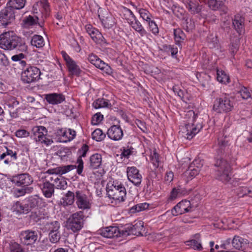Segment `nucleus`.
Listing matches in <instances>:
<instances>
[{
    "label": "nucleus",
    "instance_id": "obj_2",
    "mask_svg": "<svg viewBox=\"0 0 252 252\" xmlns=\"http://www.w3.org/2000/svg\"><path fill=\"white\" fill-rule=\"evenodd\" d=\"M187 124L183 127V136L188 139H191L202 128V125L197 121V115L192 110L188 111L186 114Z\"/></svg>",
    "mask_w": 252,
    "mask_h": 252
},
{
    "label": "nucleus",
    "instance_id": "obj_51",
    "mask_svg": "<svg viewBox=\"0 0 252 252\" xmlns=\"http://www.w3.org/2000/svg\"><path fill=\"white\" fill-rule=\"evenodd\" d=\"M239 94L244 99H247L249 98H251L252 99V96L250 92L248 89L245 87L241 88L240 91L239 92Z\"/></svg>",
    "mask_w": 252,
    "mask_h": 252
},
{
    "label": "nucleus",
    "instance_id": "obj_27",
    "mask_svg": "<svg viewBox=\"0 0 252 252\" xmlns=\"http://www.w3.org/2000/svg\"><path fill=\"white\" fill-rule=\"evenodd\" d=\"M40 188L43 194L47 198L51 197L54 193V185L50 183L49 180L43 181Z\"/></svg>",
    "mask_w": 252,
    "mask_h": 252
},
{
    "label": "nucleus",
    "instance_id": "obj_37",
    "mask_svg": "<svg viewBox=\"0 0 252 252\" xmlns=\"http://www.w3.org/2000/svg\"><path fill=\"white\" fill-rule=\"evenodd\" d=\"M195 238L197 240L192 239L186 242L187 245L190 246L191 248L195 250H201L202 249L200 241L199 240V235L196 234Z\"/></svg>",
    "mask_w": 252,
    "mask_h": 252
},
{
    "label": "nucleus",
    "instance_id": "obj_58",
    "mask_svg": "<svg viewBox=\"0 0 252 252\" xmlns=\"http://www.w3.org/2000/svg\"><path fill=\"white\" fill-rule=\"evenodd\" d=\"M200 170L193 167L191 166H189L188 170L187 171V173L191 177H195L196 175H198L199 173Z\"/></svg>",
    "mask_w": 252,
    "mask_h": 252
},
{
    "label": "nucleus",
    "instance_id": "obj_21",
    "mask_svg": "<svg viewBox=\"0 0 252 252\" xmlns=\"http://www.w3.org/2000/svg\"><path fill=\"white\" fill-rule=\"evenodd\" d=\"M89 150V147L88 145L84 144L82 146L81 148L79 150L78 153H79V157L77 160V173L78 175L83 176L82 174L83 170L84 168V163L82 158H84L86 156V154Z\"/></svg>",
    "mask_w": 252,
    "mask_h": 252
},
{
    "label": "nucleus",
    "instance_id": "obj_54",
    "mask_svg": "<svg viewBox=\"0 0 252 252\" xmlns=\"http://www.w3.org/2000/svg\"><path fill=\"white\" fill-rule=\"evenodd\" d=\"M158 157V154L156 151H154L153 154L151 156V162L156 168L159 166V161Z\"/></svg>",
    "mask_w": 252,
    "mask_h": 252
},
{
    "label": "nucleus",
    "instance_id": "obj_22",
    "mask_svg": "<svg viewBox=\"0 0 252 252\" xmlns=\"http://www.w3.org/2000/svg\"><path fill=\"white\" fill-rule=\"evenodd\" d=\"M107 134L109 138L115 141L121 139L123 136V131L118 125L111 126L108 129Z\"/></svg>",
    "mask_w": 252,
    "mask_h": 252
},
{
    "label": "nucleus",
    "instance_id": "obj_13",
    "mask_svg": "<svg viewBox=\"0 0 252 252\" xmlns=\"http://www.w3.org/2000/svg\"><path fill=\"white\" fill-rule=\"evenodd\" d=\"M14 10L7 6L0 11V24L6 27L15 20Z\"/></svg>",
    "mask_w": 252,
    "mask_h": 252
},
{
    "label": "nucleus",
    "instance_id": "obj_1",
    "mask_svg": "<svg viewBox=\"0 0 252 252\" xmlns=\"http://www.w3.org/2000/svg\"><path fill=\"white\" fill-rule=\"evenodd\" d=\"M0 48L20 52H27L28 51L25 39L18 36L13 31L3 32L0 34Z\"/></svg>",
    "mask_w": 252,
    "mask_h": 252
},
{
    "label": "nucleus",
    "instance_id": "obj_39",
    "mask_svg": "<svg viewBox=\"0 0 252 252\" xmlns=\"http://www.w3.org/2000/svg\"><path fill=\"white\" fill-rule=\"evenodd\" d=\"M31 43L32 46L36 48H41L44 45L43 38L39 35H33L31 39Z\"/></svg>",
    "mask_w": 252,
    "mask_h": 252
},
{
    "label": "nucleus",
    "instance_id": "obj_20",
    "mask_svg": "<svg viewBox=\"0 0 252 252\" xmlns=\"http://www.w3.org/2000/svg\"><path fill=\"white\" fill-rule=\"evenodd\" d=\"M12 182L17 186H28L33 182L31 176L26 173L18 175L13 178Z\"/></svg>",
    "mask_w": 252,
    "mask_h": 252
},
{
    "label": "nucleus",
    "instance_id": "obj_59",
    "mask_svg": "<svg viewBox=\"0 0 252 252\" xmlns=\"http://www.w3.org/2000/svg\"><path fill=\"white\" fill-rule=\"evenodd\" d=\"M165 50L171 53V56L174 57L178 53V48L177 47H174L173 46L167 45L165 46Z\"/></svg>",
    "mask_w": 252,
    "mask_h": 252
},
{
    "label": "nucleus",
    "instance_id": "obj_64",
    "mask_svg": "<svg viewBox=\"0 0 252 252\" xmlns=\"http://www.w3.org/2000/svg\"><path fill=\"white\" fill-rule=\"evenodd\" d=\"M180 194V189L174 188L172 189V191L171 192L170 199L171 200L175 199L178 197Z\"/></svg>",
    "mask_w": 252,
    "mask_h": 252
},
{
    "label": "nucleus",
    "instance_id": "obj_63",
    "mask_svg": "<svg viewBox=\"0 0 252 252\" xmlns=\"http://www.w3.org/2000/svg\"><path fill=\"white\" fill-rule=\"evenodd\" d=\"M15 193L18 196H22L25 194L26 193H29L31 192V189L29 188H26L25 189H17L15 190Z\"/></svg>",
    "mask_w": 252,
    "mask_h": 252
},
{
    "label": "nucleus",
    "instance_id": "obj_30",
    "mask_svg": "<svg viewBox=\"0 0 252 252\" xmlns=\"http://www.w3.org/2000/svg\"><path fill=\"white\" fill-rule=\"evenodd\" d=\"M76 168L77 169V166L75 165H63L59 166L52 170H49L48 172L50 173V174H55L56 175L57 174L63 175L66 174Z\"/></svg>",
    "mask_w": 252,
    "mask_h": 252
},
{
    "label": "nucleus",
    "instance_id": "obj_62",
    "mask_svg": "<svg viewBox=\"0 0 252 252\" xmlns=\"http://www.w3.org/2000/svg\"><path fill=\"white\" fill-rule=\"evenodd\" d=\"M203 165V161L200 159H195L193 162L189 165L193 167L200 170Z\"/></svg>",
    "mask_w": 252,
    "mask_h": 252
},
{
    "label": "nucleus",
    "instance_id": "obj_5",
    "mask_svg": "<svg viewBox=\"0 0 252 252\" xmlns=\"http://www.w3.org/2000/svg\"><path fill=\"white\" fill-rule=\"evenodd\" d=\"M41 75L40 70L34 66H28L21 73V80L25 84H30L38 81Z\"/></svg>",
    "mask_w": 252,
    "mask_h": 252
},
{
    "label": "nucleus",
    "instance_id": "obj_8",
    "mask_svg": "<svg viewBox=\"0 0 252 252\" xmlns=\"http://www.w3.org/2000/svg\"><path fill=\"white\" fill-rule=\"evenodd\" d=\"M32 131L33 134V139L36 142L44 144L46 146L51 145L53 143V140L48 137V131L45 127L43 126H34L33 127Z\"/></svg>",
    "mask_w": 252,
    "mask_h": 252
},
{
    "label": "nucleus",
    "instance_id": "obj_35",
    "mask_svg": "<svg viewBox=\"0 0 252 252\" xmlns=\"http://www.w3.org/2000/svg\"><path fill=\"white\" fill-rule=\"evenodd\" d=\"M26 0H9L7 5L14 9H21L25 5Z\"/></svg>",
    "mask_w": 252,
    "mask_h": 252
},
{
    "label": "nucleus",
    "instance_id": "obj_40",
    "mask_svg": "<svg viewBox=\"0 0 252 252\" xmlns=\"http://www.w3.org/2000/svg\"><path fill=\"white\" fill-rule=\"evenodd\" d=\"M187 8L194 14L199 13L201 10V6L193 1H189L187 5Z\"/></svg>",
    "mask_w": 252,
    "mask_h": 252
},
{
    "label": "nucleus",
    "instance_id": "obj_32",
    "mask_svg": "<svg viewBox=\"0 0 252 252\" xmlns=\"http://www.w3.org/2000/svg\"><path fill=\"white\" fill-rule=\"evenodd\" d=\"M27 207L29 208V212L32 209L37 208L41 206L42 203V200L37 196H31L29 197L26 200Z\"/></svg>",
    "mask_w": 252,
    "mask_h": 252
},
{
    "label": "nucleus",
    "instance_id": "obj_24",
    "mask_svg": "<svg viewBox=\"0 0 252 252\" xmlns=\"http://www.w3.org/2000/svg\"><path fill=\"white\" fill-rule=\"evenodd\" d=\"M85 29L87 33L95 42H101L105 39L101 33L97 29L94 28L91 25H86Z\"/></svg>",
    "mask_w": 252,
    "mask_h": 252
},
{
    "label": "nucleus",
    "instance_id": "obj_45",
    "mask_svg": "<svg viewBox=\"0 0 252 252\" xmlns=\"http://www.w3.org/2000/svg\"><path fill=\"white\" fill-rule=\"evenodd\" d=\"M217 80L224 84L229 82V76L222 70H217Z\"/></svg>",
    "mask_w": 252,
    "mask_h": 252
},
{
    "label": "nucleus",
    "instance_id": "obj_41",
    "mask_svg": "<svg viewBox=\"0 0 252 252\" xmlns=\"http://www.w3.org/2000/svg\"><path fill=\"white\" fill-rule=\"evenodd\" d=\"M66 64L69 72H71V74L75 75H79L80 74L81 70L74 61L72 60Z\"/></svg>",
    "mask_w": 252,
    "mask_h": 252
},
{
    "label": "nucleus",
    "instance_id": "obj_3",
    "mask_svg": "<svg viewBox=\"0 0 252 252\" xmlns=\"http://www.w3.org/2000/svg\"><path fill=\"white\" fill-rule=\"evenodd\" d=\"M217 168L216 170V178L223 183H226L231 179V168L228 162L223 159H218L215 163Z\"/></svg>",
    "mask_w": 252,
    "mask_h": 252
},
{
    "label": "nucleus",
    "instance_id": "obj_44",
    "mask_svg": "<svg viewBox=\"0 0 252 252\" xmlns=\"http://www.w3.org/2000/svg\"><path fill=\"white\" fill-rule=\"evenodd\" d=\"M207 4L212 10H217L222 6L223 2L218 0H208Z\"/></svg>",
    "mask_w": 252,
    "mask_h": 252
},
{
    "label": "nucleus",
    "instance_id": "obj_4",
    "mask_svg": "<svg viewBox=\"0 0 252 252\" xmlns=\"http://www.w3.org/2000/svg\"><path fill=\"white\" fill-rule=\"evenodd\" d=\"M233 108V101L228 95L224 94L216 99L213 109L217 113H221L229 112L232 110Z\"/></svg>",
    "mask_w": 252,
    "mask_h": 252
},
{
    "label": "nucleus",
    "instance_id": "obj_28",
    "mask_svg": "<svg viewBox=\"0 0 252 252\" xmlns=\"http://www.w3.org/2000/svg\"><path fill=\"white\" fill-rule=\"evenodd\" d=\"M45 99L49 103L56 105L64 101L65 97L61 94L53 93L46 94Z\"/></svg>",
    "mask_w": 252,
    "mask_h": 252
},
{
    "label": "nucleus",
    "instance_id": "obj_18",
    "mask_svg": "<svg viewBox=\"0 0 252 252\" xmlns=\"http://www.w3.org/2000/svg\"><path fill=\"white\" fill-rule=\"evenodd\" d=\"M98 17L105 28L110 29L115 24L114 18L106 10H101Z\"/></svg>",
    "mask_w": 252,
    "mask_h": 252
},
{
    "label": "nucleus",
    "instance_id": "obj_50",
    "mask_svg": "<svg viewBox=\"0 0 252 252\" xmlns=\"http://www.w3.org/2000/svg\"><path fill=\"white\" fill-rule=\"evenodd\" d=\"M49 237L50 241L54 244L59 242L61 238V233L60 231L56 232H49Z\"/></svg>",
    "mask_w": 252,
    "mask_h": 252
},
{
    "label": "nucleus",
    "instance_id": "obj_26",
    "mask_svg": "<svg viewBox=\"0 0 252 252\" xmlns=\"http://www.w3.org/2000/svg\"><path fill=\"white\" fill-rule=\"evenodd\" d=\"M57 134L60 136V140L63 142H67L73 139L76 135V132L71 129H61L57 131Z\"/></svg>",
    "mask_w": 252,
    "mask_h": 252
},
{
    "label": "nucleus",
    "instance_id": "obj_19",
    "mask_svg": "<svg viewBox=\"0 0 252 252\" xmlns=\"http://www.w3.org/2000/svg\"><path fill=\"white\" fill-rule=\"evenodd\" d=\"M122 229H120L116 226L105 227L101 230V235L107 238H114L122 236Z\"/></svg>",
    "mask_w": 252,
    "mask_h": 252
},
{
    "label": "nucleus",
    "instance_id": "obj_34",
    "mask_svg": "<svg viewBox=\"0 0 252 252\" xmlns=\"http://www.w3.org/2000/svg\"><path fill=\"white\" fill-rule=\"evenodd\" d=\"M167 231L163 233H155L152 235L153 241L158 242H166L170 240V236L168 235Z\"/></svg>",
    "mask_w": 252,
    "mask_h": 252
},
{
    "label": "nucleus",
    "instance_id": "obj_52",
    "mask_svg": "<svg viewBox=\"0 0 252 252\" xmlns=\"http://www.w3.org/2000/svg\"><path fill=\"white\" fill-rule=\"evenodd\" d=\"M251 192L252 191L247 187H242L238 189L237 194L240 197H243L245 195L252 197V195L250 194Z\"/></svg>",
    "mask_w": 252,
    "mask_h": 252
},
{
    "label": "nucleus",
    "instance_id": "obj_53",
    "mask_svg": "<svg viewBox=\"0 0 252 252\" xmlns=\"http://www.w3.org/2000/svg\"><path fill=\"white\" fill-rule=\"evenodd\" d=\"M133 148L131 147H129L128 146L126 147H123L121 149L122 153L121 156L122 157L128 158V157L132 153V150Z\"/></svg>",
    "mask_w": 252,
    "mask_h": 252
},
{
    "label": "nucleus",
    "instance_id": "obj_6",
    "mask_svg": "<svg viewBox=\"0 0 252 252\" xmlns=\"http://www.w3.org/2000/svg\"><path fill=\"white\" fill-rule=\"evenodd\" d=\"M84 216L82 211L77 212L69 216L66 220L67 229L74 232L80 230L83 227Z\"/></svg>",
    "mask_w": 252,
    "mask_h": 252
},
{
    "label": "nucleus",
    "instance_id": "obj_25",
    "mask_svg": "<svg viewBox=\"0 0 252 252\" xmlns=\"http://www.w3.org/2000/svg\"><path fill=\"white\" fill-rule=\"evenodd\" d=\"M40 225V229L44 232H56L59 231L61 227L60 222L56 220L44 222Z\"/></svg>",
    "mask_w": 252,
    "mask_h": 252
},
{
    "label": "nucleus",
    "instance_id": "obj_38",
    "mask_svg": "<svg viewBox=\"0 0 252 252\" xmlns=\"http://www.w3.org/2000/svg\"><path fill=\"white\" fill-rule=\"evenodd\" d=\"M49 179L51 181H54L58 189H65L67 188V185L66 182L62 178H59L56 175L50 177Z\"/></svg>",
    "mask_w": 252,
    "mask_h": 252
},
{
    "label": "nucleus",
    "instance_id": "obj_23",
    "mask_svg": "<svg viewBox=\"0 0 252 252\" xmlns=\"http://www.w3.org/2000/svg\"><path fill=\"white\" fill-rule=\"evenodd\" d=\"M245 18L240 14L234 15L232 19V25L236 32L241 34L244 32Z\"/></svg>",
    "mask_w": 252,
    "mask_h": 252
},
{
    "label": "nucleus",
    "instance_id": "obj_16",
    "mask_svg": "<svg viewBox=\"0 0 252 252\" xmlns=\"http://www.w3.org/2000/svg\"><path fill=\"white\" fill-rule=\"evenodd\" d=\"M190 205V203L189 201L187 200H182L172 208L171 213L173 216H177L179 215L189 212L191 210Z\"/></svg>",
    "mask_w": 252,
    "mask_h": 252
},
{
    "label": "nucleus",
    "instance_id": "obj_10",
    "mask_svg": "<svg viewBox=\"0 0 252 252\" xmlns=\"http://www.w3.org/2000/svg\"><path fill=\"white\" fill-rule=\"evenodd\" d=\"M124 15L129 16V18H126L128 23L131 25L132 28L136 32H137L141 36H144L147 34V32L145 30L141 23L136 19L132 12L127 8H124Z\"/></svg>",
    "mask_w": 252,
    "mask_h": 252
},
{
    "label": "nucleus",
    "instance_id": "obj_36",
    "mask_svg": "<svg viewBox=\"0 0 252 252\" xmlns=\"http://www.w3.org/2000/svg\"><path fill=\"white\" fill-rule=\"evenodd\" d=\"M93 106L95 109H98L100 108L109 107L111 106V104L107 99L98 98L93 102Z\"/></svg>",
    "mask_w": 252,
    "mask_h": 252
},
{
    "label": "nucleus",
    "instance_id": "obj_7",
    "mask_svg": "<svg viewBox=\"0 0 252 252\" xmlns=\"http://www.w3.org/2000/svg\"><path fill=\"white\" fill-rule=\"evenodd\" d=\"M107 194L110 198L118 202L123 201L126 195V190L125 187L121 184H113L107 188Z\"/></svg>",
    "mask_w": 252,
    "mask_h": 252
},
{
    "label": "nucleus",
    "instance_id": "obj_56",
    "mask_svg": "<svg viewBox=\"0 0 252 252\" xmlns=\"http://www.w3.org/2000/svg\"><path fill=\"white\" fill-rule=\"evenodd\" d=\"M174 34L175 39L177 42H180L184 39V33L180 29H174Z\"/></svg>",
    "mask_w": 252,
    "mask_h": 252
},
{
    "label": "nucleus",
    "instance_id": "obj_61",
    "mask_svg": "<svg viewBox=\"0 0 252 252\" xmlns=\"http://www.w3.org/2000/svg\"><path fill=\"white\" fill-rule=\"evenodd\" d=\"M0 64L4 66H7L9 64L8 59L4 54H0Z\"/></svg>",
    "mask_w": 252,
    "mask_h": 252
},
{
    "label": "nucleus",
    "instance_id": "obj_55",
    "mask_svg": "<svg viewBox=\"0 0 252 252\" xmlns=\"http://www.w3.org/2000/svg\"><path fill=\"white\" fill-rule=\"evenodd\" d=\"M103 116L100 113H96L93 116L92 119V124L93 125L98 124L102 120Z\"/></svg>",
    "mask_w": 252,
    "mask_h": 252
},
{
    "label": "nucleus",
    "instance_id": "obj_14",
    "mask_svg": "<svg viewBox=\"0 0 252 252\" xmlns=\"http://www.w3.org/2000/svg\"><path fill=\"white\" fill-rule=\"evenodd\" d=\"M128 180L135 186L139 187L142 181V175L136 167L132 166L128 167L126 169Z\"/></svg>",
    "mask_w": 252,
    "mask_h": 252
},
{
    "label": "nucleus",
    "instance_id": "obj_33",
    "mask_svg": "<svg viewBox=\"0 0 252 252\" xmlns=\"http://www.w3.org/2000/svg\"><path fill=\"white\" fill-rule=\"evenodd\" d=\"M101 156L98 154L92 155L90 158V167L93 169H97L101 164Z\"/></svg>",
    "mask_w": 252,
    "mask_h": 252
},
{
    "label": "nucleus",
    "instance_id": "obj_60",
    "mask_svg": "<svg viewBox=\"0 0 252 252\" xmlns=\"http://www.w3.org/2000/svg\"><path fill=\"white\" fill-rule=\"evenodd\" d=\"M15 135L17 137H26L29 136L30 133L25 129H19L16 131Z\"/></svg>",
    "mask_w": 252,
    "mask_h": 252
},
{
    "label": "nucleus",
    "instance_id": "obj_17",
    "mask_svg": "<svg viewBox=\"0 0 252 252\" xmlns=\"http://www.w3.org/2000/svg\"><path fill=\"white\" fill-rule=\"evenodd\" d=\"M89 61L96 67L101 69L104 72L110 73L111 68L110 66L98 58L96 55L91 54L88 57Z\"/></svg>",
    "mask_w": 252,
    "mask_h": 252
},
{
    "label": "nucleus",
    "instance_id": "obj_15",
    "mask_svg": "<svg viewBox=\"0 0 252 252\" xmlns=\"http://www.w3.org/2000/svg\"><path fill=\"white\" fill-rule=\"evenodd\" d=\"M76 204L80 209L85 210L91 207V204L87 196L82 190L75 191Z\"/></svg>",
    "mask_w": 252,
    "mask_h": 252
},
{
    "label": "nucleus",
    "instance_id": "obj_12",
    "mask_svg": "<svg viewBox=\"0 0 252 252\" xmlns=\"http://www.w3.org/2000/svg\"><path fill=\"white\" fill-rule=\"evenodd\" d=\"M20 243L24 245L29 246L34 244L38 239L37 232L28 229L22 231L19 235Z\"/></svg>",
    "mask_w": 252,
    "mask_h": 252
},
{
    "label": "nucleus",
    "instance_id": "obj_43",
    "mask_svg": "<svg viewBox=\"0 0 252 252\" xmlns=\"http://www.w3.org/2000/svg\"><path fill=\"white\" fill-rule=\"evenodd\" d=\"M14 210L20 213H27L29 212V208L27 207L26 203L23 204L19 201L16 202L13 206Z\"/></svg>",
    "mask_w": 252,
    "mask_h": 252
},
{
    "label": "nucleus",
    "instance_id": "obj_11",
    "mask_svg": "<svg viewBox=\"0 0 252 252\" xmlns=\"http://www.w3.org/2000/svg\"><path fill=\"white\" fill-rule=\"evenodd\" d=\"M32 12L41 18H46L50 12L47 0H36L32 6Z\"/></svg>",
    "mask_w": 252,
    "mask_h": 252
},
{
    "label": "nucleus",
    "instance_id": "obj_31",
    "mask_svg": "<svg viewBox=\"0 0 252 252\" xmlns=\"http://www.w3.org/2000/svg\"><path fill=\"white\" fill-rule=\"evenodd\" d=\"M18 104L19 102L14 98L8 100L6 103V105L10 115L13 118L18 117Z\"/></svg>",
    "mask_w": 252,
    "mask_h": 252
},
{
    "label": "nucleus",
    "instance_id": "obj_47",
    "mask_svg": "<svg viewBox=\"0 0 252 252\" xmlns=\"http://www.w3.org/2000/svg\"><path fill=\"white\" fill-rule=\"evenodd\" d=\"M136 10L139 13L140 17L147 22H149L151 20L152 15L150 12L146 9L143 8H136Z\"/></svg>",
    "mask_w": 252,
    "mask_h": 252
},
{
    "label": "nucleus",
    "instance_id": "obj_48",
    "mask_svg": "<svg viewBox=\"0 0 252 252\" xmlns=\"http://www.w3.org/2000/svg\"><path fill=\"white\" fill-rule=\"evenodd\" d=\"M10 252H24V249L22 246L17 242H11L9 244Z\"/></svg>",
    "mask_w": 252,
    "mask_h": 252
},
{
    "label": "nucleus",
    "instance_id": "obj_49",
    "mask_svg": "<svg viewBox=\"0 0 252 252\" xmlns=\"http://www.w3.org/2000/svg\"><path fill=\"white\" fill-rule=\"evenodd\" d=\"M149 205L147 203H143L137 204L131 208V211L132 213L138 212L148 209Z\"/></svg>",
    "mask_w": 252,
    "mask_h": 252
},
{
    "label": "nucleus",
    "instance_id": "obj_9",
    "mask_svg": "<svg viewBox=\"0 0 252 252\" xmlns=\"http://www.w3.org/2000/svg\"><path fill=\"white\" fill-rule=\"evenodd\" d=\"M144 230L143 222L142 221H138L133 225L131 224L126 225L122 229V236L124 237L130 235H142Z\"/></svg>",
    "mask_w": 252,
    "mask_h": 252
},
{
    "label": "nucleus",
    "instance_id": "obj_57",
    "mask_svg": "<svg viewBox=\"0 0 252 252\" xmlns=\"http://www.w3.org/2000/svg\"><path fill=\"white\" fill-rule=\"evenodd\" d=\"M148 24L150 31L154 34H157L158 33V28L157 25L154 21L151 20L148 22Z\"/></svg>",
    "mask_w": 252,
    "mask_h": 252
},
{
    "label": "nucleus",
    "instance_id": "obj_29",
    "mask_svg": "<svg viewBox=\"0 0 252 252\" xmlns=\"http://www.w3.org/2000/svg\"><path fill=\"white\" fill-rule=\"evenodd\" d=\"M75 198V192L68 190L60 201L59 204L64 207L71 205L73 204Z\"/></svg>",
    "mask_w": 252,
    "mask_h": 252
},
{
    "label": "nucleus",
    "instance_id": "obj_42",
    "mask_svg": "<svg viewBox=\"0 0 252 252\" xmlns=\"http://www.w3.org/2000/svg\"><path fill=\"white\" fill-rule=\"evenodd\" d=\"M39 17L37 15L34 16L29 15L25 18L23 22L26 26H31L36 25L38 23Z\"/></svg>",
    "mask_w": 252,
    "mask_h": 252
},
{
    "label": "nucleus",
    "instance_id": "obj_46",
    "mask_svg": "<svg viewBox=\"0 0 252 252\" xmlns=\"http://www.w3.org/2000/svg\"><path fill=\"white\" fill-rule=\"evenodd\" d=\"M92 138L97 141H100L105 137V134L100 129H96L92 133Z\"/></svg>",
    "mask_w": 252,
    "mask_h": 252
}]
</instances>
